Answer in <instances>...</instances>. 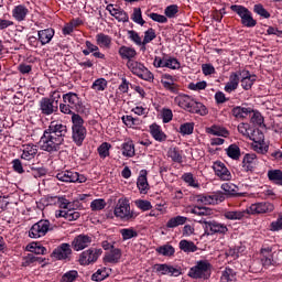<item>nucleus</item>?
Returning <instances> with one entry per match:
<instances>
[{"mask_svg":"<svg viewBox=\"0 0 282 282\" xmlns=\"http://www.w3.org/2000/svg\"><path fill=\"white\" fill-rule=\"evenodd\" d=\"M67 135V126L52 121L40 139V149L47 153L61 151V145L65 142Z\"/></svg>","mask_w":282,"mask_h":282,"instance_id":"obj_1","label":"nucleus"},{"mask_svg":"<svg viewBox=\"0 0 282 282\" xmlns=\"http://www.w3.org/2000/svg\"><path fill=\"white\" fill-rule=\"evenodd\" d=\"M63 102L64 104H59V111L69 116H74V111H80L83 105L76 93L64 94Z\"/></svg>","mask_w":282,"mask_h":282,"instance_id":"obj_2","label":"nucleus"},{"mask_svg":"<svg viewBox=\"0 0 282 282\" xmlns=\"http://www.w3.org/2000/svg\"><path fill=\"white\" fill-rule=\"evenodd\" d=\"M72 122H73V141L77 147H83V142H85V138H87V128H85V120H83V117L80 115H73L72 116Z\"/></svg>","mask_w":282,"mask_h":282,"instance_id":"obj_3","label":"nucleus"},{"mask_svg":"<svg viewBox=\"0 0 282 282\" xmlns=\"http://www.w3.org/2000/svg\"><path fill=\"white\" fill-rule=\"evenodd\" d=\"M115 216L119 217L123 221H131V219H135L138 215L131 212V205L129 200L124 198H120L115 207Z\"/></svg>","mask_w":282,"mask_h":282,"instance_id":"obj_4","label":"nucleus"},{"mask_svg":"<svg viewBox=\"0 0 282 282\" xmlns=\"http://www.w3.org/2000/svg\"><path fill=\"white\" fill-rule=\"evenodd\" d=\"M59 208H63V210L55 213L57 219L63 217L66 221H76V219L80 218V213L72 209V203H68L65 198L59 199Z\"/></svg>","mask_w":282,"mask_h":282,"instance_id":"obj_5","label":"nucleus"},{"mask_svg":"<svg viewBox=\"0 0 282 282\" xmlns=\"http://www.w3.org/2000/svg\"><path fill=\"white\" fill-rule=\"evenodd\" d=\"M230 10H232V12H236V14L240 17L241 23L245 25V28H254V25H257V20L252 18V12H250L248 8L239 4H234L230 7Z\"/></svg>","mask_w":282,"mask_h":282,"instance_id":"obj_6","label":"nucleus"},{"mask_svg":"<svg viewBox=\"0 0 282 282\" xmlns=\"http://www.w3.org/2000/svg\"><path fill=\"white\" fill-rule=\"evenodd\" d=\"M52 225L50 220L42 219L35 223L29 230V237L31 239H41V237H45L50 230H52Z\"/></svg>","mask_w":282,"mask_h":282,"instance_id":"obj_7","label":"nucleus"},{"mask_svg":"<svg viewBox=\"0 0 282 282\" xmlns=\"http://www.w3.org/2000/svg\"><path fill=\"white\" fill-rule=\"evenodd\" d=\"M198 224H204L206 235H226L228 227L217 220L200 219Z\"/></svg>","mask_w":282,"mask_h":282,"instance_id":"obj_8","label":"nucleus"},{"mask_svg":"<svg viewBox=\"0 0 282 282\" xmlns=\"http://www.w3.org/2000/svg\"><path fill=\"white\" fill-rule=\"evenodd\" d=\"M188 276L192 279H209L210 278V263L207 261H199L197 265L189 270Z\"/></svg>","mask_w":282,"mask_h":282,"instance_id":"obj_9","label":"nucleus"},{"mask_svg":"<svg viewBox=\"0 0 282 282\" xmlns=\"http://www.w3.org/2000/svg\"><path fill=\"white\" fill-rule=\"evenodd\" d=\"M100 254H102V249L90 248L79 254V264L89 265V263H96Z\"/></svg>","mask_w":282,"mask_h":282,"instance_id":"obj_10","label":"nucleus"},{"mask_svg":"<svg viewBox=\"0 0 282 282\" xmlns=\"http://www.w3.org/2000/svg\"><path fill=\"white\" fill-rule=\"evenodd\" d=\"M272 210H274V205L272 203H254L247 208V215H263L265 213H272Z\"/></svg>","mask_w":282,"mask_h":282,"instance_id":"obj_11","label":"nucleus"},{"mask_svg":"<svg viewBox=\"0 0 282 282\" xmlns=\"http://www.w3.org/2000/svg\"><path fill=\"white\" fill-rule=\"evenodd\" d=\"M56 178L59 182H79V184H83V182H86L87 178L84 175L78 174V172L74 171H62L58 172L56 175Z\"/></svg>","mask_w":282,"mask_h":282,"instance_id":"obj_12","label":"nucleus"},{"mask_svg":"<svg viewBox=\"0 0 282 282\" xmlns=\"http://www.w3.org/2000/svg\"><path fill=\"white\" fill-rule=\"evenodd\" d=\"M52 257L58 261H69L72 259V246L69 243H62L54 249Z\"/></svg>","mask_w":282,"mask_h":282,"instance_id":"obj_13","label":"nucleus"},{"mask_svg":"<svg viewBox=\"0 0 282 282\" xmlns=\"http://www.w3.org/2000/svg\"><path fill=\"white\" fill-rule=\"evenodd\" d=\"M89 246H91V237L88 235H78L72 241V248L76 252H79V250H85V248H89Z\"/></svg>","mask_w":282,"mask_h":282,"instance_id":"obj_14","label":"nucleus"},{"mask_svg":"<svg viewBox=\"0 0 282 282\" xmlns=\"http://www.w3.org/2000/svg\"><path fill=\"white\" fill-rule=\"evenodd\" d=\"M213 169L217 177L223 180V182H230V180H232V174L230 173L228 167H226V164H224L223 162H215Z\"/></svg>","mask_w":282,"mask_h":282,"instance_id":"obj_15","label":"nucleus"},{"mask_svg":"<svg viewBox=\"0 0 282 282\" xmlns=\"http://www.w3.org/2000/svg\"><path fill=\"white\" fill-rule=\"evenodd\" d=\"M40 111L43 116H52L58 111V106L53 105L50 98H42L40 101Z\"/></svg>","mask_w":282,"mask_h":282,"instance_id":"obj_16","label":"nucleus"},{"mask_svg":"<svg viewBox=\"0 0 282 282\" xmlns=\"http://www.w3.org/2000/svg\"><path fill=\"white\" fill-rule=\"evenodd\" d=\"M161 83L164 89L171 91V94H177V91H180V86L175 84V79L169 74L162 75Z\"/></svg>","mask_w":282,"mask_h":282,"instance_id":"obj_17","label":"nucleus"},{"mask_svg":"<svg viewBox=\"0 0 282 282\" xmlns=\"http://www.w3.org/2000/svg\"><path fill=\"white\" fill-rule=\"evenodd\" d=\"M175 105L184 109L185 111H191V107L193 106V98L188 95H178L174 99Z\"/></svg>","mask_w":282,"mask_h":282,"instance_id":"obj_18","label":"nucleus"},{"mask_svg":"<svg viewBox=\"0 0 282 282\" xmlns=\"http://www.w3.org/2000/svg\"><path fill=\"white\" fill-rule=\"evenodd\" d=\"M28 14H30V10L23 4H19L12 10V17L19 23H21V21H25V19H28Z\"/></svg>","mask_w":282,"mask_h":282,"instance_id":"obj_19","label":"nucleus"},{"mask_svg":"<svg viewBox=\"0 0 282 282\" xmlns=\"http://www.w3.org/2000/svg\"><path fill=\"white\" fill-rule=\"evenodd\" d=\"M226 199V196L221 192H217L214 195L200 196V202L205 205L221 204Z\"/></svg>","mask_w":282,"mask_h":282,"instance_id":"obj_20","label":"nucleus"},{"mask_svg":"<svg viewBox=\"0 0 282 282\" xmlns=\"http://www.w3.org/2000/svg\"><path fill=\"white\" fill-rule=\"evenodd\" d=\"M154 270H156V272H161V274H170L171 276H180V274H182L180 269L169 264H155Z\"/></svg>","mask_w":282,"mask_h":282,"instance_id":"obj_21","label":"nucleus"},{"mask_svg":"<svg viewBox=\"0 0 282 282\" xmlns=\"http://www.w3.org/2000/svg\"><path fill=\"white\" fill-rule=\"evenodd\" d=\"M147 170H142L137 181V186L142 195L149 193V181L147 180Z\"/></svg>","mask_w":282,"mask_h":282,"instance_id":"obj_22","label":"nucleus"},{"mask_svg":"<svg viewBox=\"0 0 282 282\" xmlns=\"http://www.w3.org/2000/svg\"><path fill=\"white\" fill-rule=\"evenodd\" d=\"M225 197H241V193H238L239 187L232 183H225L221 185Z\"/></svg>","mask_w":282,"mask_h":282,"instance_id":"obj_23","label":"nucleus"},{"mask_svg":"<svg viewBox=\"0 0 282 282\" xmlns=\"http://www.w3.org/2000/svg\"><path fill=\"white\" fill-rule=\"evenodd\" d=\"M36 153H39V148L34 144L23 145L22 160H34L36 158Z\"/></svg>","mask_w":282,"mask_h":282,"instance_id":"obj_24","label":"nucleus"},{"mask_svg":"<svg viewBox=\"0 0 282 282\" xmlns=\"http://www.w3.org/2000/svg\"><path fill=\"white\" fill-rule=\"evenodd\" d=\"M41 45H47L54 39V29H45L37 32Z\"/></svg>","mask_w":282,"mask_h":282,"instance_id":"obj_25","label":"nucleus"},{"mask_svg":"<svg viewBox=\"0 0 282 282\" xmlns=\"http://www.w3.org/2000/svg\"><path fill=\"white\" fill-rule=\"evenodd\" d=\"M119 55L123 61H133V58L138 56V52H135V48L129 46H121L119 48Z\"/></svg>","mask_w":282,"mask_h":282,"instance_id":"obj_26","label":"nucleus"},{"mask_svg":"<svg viewBox=\"0 0 282 282\" xmlns=\"http://www.w3.org/2000/svg\"><path fill=\"white\" fill-rule=\"evenodd\" d=\"M231 113L235 118H240L241 120H243V118L252 116L253 110L252 108L237 106L231 110Z\"/></svg>","mask_w":282,"mask_h":282,"instance_id":"obj_27","label":"nucleus"},{"mask_svg":"<svg viewBox=\"0 0 282 282\" xmlns=\"http://www.w3.org/2000/svg\"><path fill=\"white\" fill-rule=\"evenodd\" d=\"M256 80L257 75H251L250 72H245L241 79V87L248 91V89H252V85H254Z\"/></svg>","mask_w":282,"mask_h":282,"instance_id":"obj_28","label":"nucleus"},{"mask_svg":"<svg viewBox=\"0 0 282 282\" xmlns=\"http://www.w3.org/2000/svg\"><path fill=\"white\" fill-rule=\"evenodd\" d=\"M261 261L263 265L270 267V265H274V259H272V248L267 247L261 249Z\"/></svg>","mask_w":282,"mask_h":282,"instance_id":"obj_29","label":"nucleus"},{"mask_svg":"<svg viewBox=\"0 0 282 282\" xmlns=\"http://www.w3.org/2000/svg\"><path fill=\"white\" fill-rule=\"evenodd\" d=\"M189 113H198V116H208V108L202 102L193 101L189 108Z\"/></svg>","mask_w":282,"mask_h":282,"instance_id":"obj_30","label":"nucleus"},{"mask_svg":"<svg viewBox=\"0 0 282 282\" xmlns=\"http://www.w3.org/2000/svg\"><path fill=\"white\" fill-rule=\"evenodd\" d=\"M120 257H122L120 249H112L108 254L105 256L104 261L106 263H118V261H120Z\"/></svg>","mask_w":282,"mask_h":282,"instance_id":"obj_31","label":"nucleus"},{"mask_svg":"<svg viewBox=\"0 0 282 282\" xmlns=\"http://www.w3.org/2000/svg\"><path fill=\"white\" fill-rule=\"evenodd\" d=\"M207 133H210L212 135H218L220 138H228V135H230L226 128H221L219 126H212L207 129Z\"/></svg>","mask_w":282,"mask_h":282,"instance_id":"obj_32","label":"nucleus"},{"mask_svg":"<svg viewBox=\"0 0 282 282\" xmlns=\"http://www.w3.org/2000/svg\"><path fill=\"white\" fill-rule=\"evenodd\" d=\"M224 217L230 220H240L243 219V217H248V209H245L242 212H226L224 214Z\"/></svg>","mask_w":282,"mask_h":282,"instance_id":"obj_33","label":"nucleus"},{"mask_svg":"<svg viewBox=\"0 0 282 282\" xmlns=\"http://www.w3.org/2000/svg\"><path fill=\"white\" fill-rule=\"evenodd\" d=\"M186 221H188V218H186L184 216H176V217L171 218L166 223V228H177V226H184V224H186Z\"/></svg>","mask_w":282,"mask_h":282,"instance_id":"obj_34","label":"nucleus"},{"mask_svg":"<svg viewBox=\"0 0 282 282\" xmlns=\"http://www.w3.org/2000/svg\"><path fill=\"white\" fill-rule=\"evenodd\" d=\"M127 67L132 72L135 76H138L142 69H144V65L142 63L130 59L127 62Z\"/></svg>","mask_w":282,"mask_h":282,"instance_id":"obj_35","label":"nucleus"},{"mask_svg":"<svg viewBox=\"0 0 282 282\" xmlns=\"http://www.w3.org/2000/svg\"><path fill=\"white\" fill-rule=\"evenodd\" d=\"M150 130H151V134L154 138V140H158L159 142L166 140V135L164 134V132H162V130L160 129V126L152 124L150 127Z\"/></svg>","mask_w":282,"mask_h":282,"instance_id":"obj_36","label":"nucleus"},{"mask_svg":"<svg viewBox=\"0 0 282 282\" xmlns=\"http://www.w3.org/2000/svg\"><path fill=\"white\" fill-rule=\"evenodd\" d=\"M268 177L270 182H274V184H280L282 186V171L281 170H270L268 172Z\"/></svg>","mask_w":282,"mask_h":282,"instance_id":"obj_37","label":"nucleus"},{"mask_svg":"<svg viewBox=\"0 0 282 282\" xmlns=\"http://www.w3.org/2000/svg\"><path fill=\"white\" fill-rule=\"evenodd\" d=\"M180 249L183 250V252H197V246L195 242L188 240H181Z\"/></svg>","mask_w":282,"mask_h":282,"instance_id":"obj_38","label":"nucleus"},{"mask_svg":"<svg viewBox=\"0 0 282 282\" xmlns=\"http://www.w3.org/2000/svg\"><path fill=\"white\" fill-rule=\"evenodd\" d=\"M227 155L231 158V160H239V158H241V149H239L237 144H231L227 149Z\"/></svg>","mask_w":282,"mask_h":282,"instance_id":"obj_39","label":"nucleus"},{"mask_svg":"<svg viewBox=\"0 0 282 282\" xmlns=\"http://www.w3.org/2000/svg\"><path fill=\"white\" fill-rule=\"evenodd\" d=\"M156 36L158 35L155 34V30L153 28H150L144 32L143 46H142L143 52L144 50H147L148 43H151V41H153Z\"/></svg>","mask_w":282,"mask_h":282,"instance_id":"obj_40","label":"nucleus"},{"mask_svg":"<svg viewBox=\"0 0 282 282\" xmlns=\"http://www.w3.org/2000/svg\"><path fill=\"white\" fill-rule=\"evenodd\" d=\"M156 252L163 257H173L175 254V248L171 245H164L156 248Z\"/></svg>","mask_w":282,"mask_h":282,"instance_id":"obj_41","label":"nucleus"},{"mask_svg":"<svg viewBox=\"0 0 282 282\" xmlns=\"http://www.w3.org/2000/svg\"><path fill=\"white\" fill-rule=\"evenodd\" d=\"M123 151H122V154L126 156V158H133V155H135V145H133V142H127V143H123Z\"/></svg>","mask_w":282,"mask_h":282,"instance_id":"obj_42","label":"nucleus"},{"mask_svg":"<svg viewBox=\"0 0 282 282\" xmlns=\"http://www.w3.org/2000/svg\"><path fill=\"white\" fill-rule=\"evenodd\" d=\"M78 279V271L70 270L62 275L59 282H74Z\"/></svg>","mask_w":282,"mask_h":282,"instance_id":"obj_43","label":"nucleus"},{"mask_svg":"<svg viewBox=\"0 0 282 282\" xmlns=\"http://www.w3.org/2000/svg\"><path fill=\"white\" fill-rule=\"evenodd\" d=\"M192 213L194 215H198V217H208L209 215H213V209L206 207H194Z\"/></svg>","mask_w":282,"mask_h":282,"instance_id":"obj_44","label":"nucleus"},{"mask_svg":"<svg viewBox=\"0 0 282 282\" xmlns=\"http://www.w3.org/2000/svg\"><path fill=\"white\" fill-rule=\"evenodd\" d=\"M132 21L139 25H144L147 22L142 19V9L134 8L132 13Z\"/></svg>","mask_w":282,"mask_h":282,"instance_id":"obj_45","label":"nucleus"},{"mask_svg":"<svg viewBox=\"0 0 282 282\" xmlns=\"http://www.w3.org/2000/svg\"><path fill=\"white\" fill-rule=\"evenodd\" d=\"M120 232L123 241L138 237V231H135L133 228L121 229Z\"/></svg>","mask_w":282,"mask_h":282,"instance_id":"obj_46","label":"nucleus"},{"mask_svg":"<svg viewBox=\"0 0 282 282\" xmlns=\"http://www.w3.org/2000/svg\"><path fill=\"white\" fill-rule=\"evenodd\" d=\"M97 43L98 45H102L104 47H109L111 45V37L104 33H99L97 35Z\"/></svg>","mask_w":282,"mask_h":282,"instance_id":"obj_47","label":"nucleus"},{"mask_svg":"<svg viewBox=\"0 0 282 282\" xmlns=\"http://www.w3.org/2000/svg\"><path fill=\"white\" fill-rule=\"evenodd\" d=\"M91 89L95 91H105L107 89V82L105 78H99L94 82Z\"/></svg>","mask_w":282,"mask_h":282,"instance_id":"obj_48","label":"nucleus"},{"mask_svg":"<svg viewBox=\"0 0 282 282\" xmlns=\"http://www.w3.org/2000/svg\"><path fill=\"white\" fill-rule=\"evenodd\" d=\"M237 278L232 273V270L226 269L220 278V282H236Z\"/></svg>","mask_w":282,"mask_h":282,"instance_id":"obj_49","label":"nucleus"},{"mask_svg":"<svg viewBox=\"0 0 282 282\" xmlns=\"http://www.w3.org/2000/svg\"><path fill=\"white\" fill-rule=\"evenodd\" d=\"M169 158L173 160V162H177L181 164L182 162V153H180V150L177 148H172L169 150Z\"/></svg>","mask_w":282,"mask_h":282,"instance_id":"obj_50","label":"nucleus"},{"mask_svg":"<svg viewBox=\"0 0 282 282\" xmlns=\"http://www.w3.org/2000/svg\"><path fill=\"white\" fill-rule=\"evenodd\" d=\"M108 276L109 274H107L106 269H99L91 275V281H105V279H107Z\"/></svg>","mask_w":282,"mask_h":282,"instance_id":"obj_51","label":"nucleus"},{"mask_svg":"<svg viewBox=\"0 0 282 282\" xmlns=\"http://www.w3.org/2000/svg\"><path fill=\"white\" fill-rule=\"evenodd\" d=\"M206 87H208V84L206 83V80L198 82L196 84L195 83L188 84V89H191L192 91H202L206 89Z\"/></svg>","mask_w":282,"mask_h":282,"instance_id":"obj_52","label":"nucleus"},{"mask_svg":"<svg viewBox=\"0 0 282 282\" xmlns=\"http://www.w3.org/2000/svg\"><path fill=\"white\" fill-rule=\"evenodd\" d=\"M28 248L33 254H45L47 252V249L45 247L37 246L34 242L28 246Z\"/></svg>","mask_w":282,"mask_h":282,"instance_id":"obj_53","label":"nucleus"},{"mask_svg":"<svg viewBox=\"0 0 282 282\" xmlns=\"http://www.w3.org/2000/svg\"><path fill=\"white\" fill-rule=\"evenodd\" d=\"M122 122L124 123L126 127H135L140 124V119L133 118L132 116H123Z\"/></svg>","mask_w":282,"mask_h":282,"instance_id":"obj_54","label":"nucleus"},{"mask_svg":"<svg viewBox=\"0 0 282 282\" xmlns=\"http://www.w3.org/2000/svg\"><path fill=\"white\" fill-rule=\"evenodd\" d=\"M36 261H37L39 263H43V258L36 257L34 253H29V254L24 258V265H31V263H36Z\"/></svg>","mask_w":282,"mask_h":282,"instance_id":"obj_55","label":"nucleus"},{"mask_svg":"<svg viewBox=\"0 0 282 282\" xmlns=\"http://www.w3.org/2000/svg\"><path fill=\"white\" fill-rule=\"evenodd\" d=\"M139 78H142V80H148L149 83H151V80H153V73H151V70H149V68H145L143 66V68L141 69V73L137 75Z\"/></svg>","mask_w":282,"mask_h":282,"instance_id":"obj_56","label":"nucleus"},{"mask_svg":"<svg viewBox=\"0 0 282 282\" xmlns=\"http://www.w3.org/2000/svg\"><path fill=\"white\" fill-rule=\"evenodd\" d=\"M194 129H195V124L191 123V122L181 124V127H180V131L183 135H191V133H193Z\"/></svg>","mask_w":282,"mask_h":282,"instance_id":"obj_57","label":"nucleus"},{"mask_svg":"<svg viewBox=\"0 0 282 282\" xmlns=\"http://www.w3.org/2000/svg\"><path fill=\"white\" fill-rule=\"evenodd\" d=\"M253 12H256V14H259L260 17H263V19H270V12H268V10L262 7V4H256L253 7Z\"/></svg>","mask_w":282,"mask_h":282,"instance_id":"obj_58","label":"nucleus"},{"mask_svg":"<svg viewBox=\"0 0 282 282\" xmlns=\"http://www.w3.org/2000/svg\"><path fill=\"white\" fill-rule=\"evenodd\" d=\"M111 149V144L104 142L99 148H98V153L100 158L105 159L108 158L109 155V150Z\"/></svg>","mask_w":282,"mask_h":282,"instance_id":"obj_59","label":"nucleus"},{"mask_svg":"<svg viewBox=\"0 0 282 282\" xmlns=\"http://www.w3.org/2000/svg\"><path fill=\"white\" fill-rule=\"evenodd\" d=\"M164 67L180 69V62L176 58H165Z\"/></svg>","mask_w":282,"mask_h":282,"instance_id":"obj_60","label":"nucleus"},{"mask_svg":"<svg viewBox=\"0 0 282 282\" xmlns=\"http://www.w3.org/2000/svg\"><path fill=\"white\" fill-rule=\"evenodd\" d=\"M107 206V203H105V199H95L90 204L91 210H102Z\"/></svg>","mask_w":282,"mask_h":282,"instance_id":"obj_61","label":"nucleus"},{"mask_svg":"<svg viewBox=\"0 0 282 282\" xmlns=\"http://www.w3.org/2000/svg\"><path fill=\"white\" fill-rule=\"evenodd\" d=\"M128 34H129V39H131L133 41V43H135V45H142L143 46L142 37H140V34H138V32L128 31Z\"/></svg>","mask_w":282,"mask_h":282,"instance_id":"obj_62","label":"nucleus"},{"mask_svg":"<svg viewBox=\"0 0 282 282\" xmlns=\"http://www.w3.org/2000/svg\"><path fill=\"white\" fill-rule=\"evenodd\" d=\"M178 12L177 6L172 4L169 6L165 11L164 14L165 17H167L169 19H173V17H175V14Z\"/></svg>","mask_w":282,"mask_h":282,"instance_id":"obj_63","label":"nucleus"},{"mask_svg":"<svg viewBox=\"0 0 282 282\" xmlns=\"http://www.w3.org/2000/svg\"><path fill=\"white\" fill-rule=\"evenodd\" d=\"M135 205L140 208V210H151V208H153L151 206V202H149V200L140 199V200L135 202Z\"/></svg>","mask_w":282,"mask_h":282,"instance_id":"obj_64","label":"nucleus"}]
</instances>
